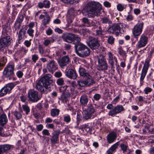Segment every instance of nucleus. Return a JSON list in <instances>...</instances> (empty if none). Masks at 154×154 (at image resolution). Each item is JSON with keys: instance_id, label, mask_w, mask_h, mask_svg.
<instances>
[{"instance_id": "obj_5", "label": "nucleus", "mask_w": 154, "mask_h": 154, "mask_svg": "<svg viewBox=\"0 0 154 154\" xmlns=\"http://www.w3.org/2000/svg\"><path fill=\"white\" fill-rule=\"evenodd\" d=\"M88 46L92 49H97L100 46L99 40L97 39L92 37H90L87 41Z\"/></svg>"}, {"instance_id": "obj_11", "label": "nucleus", "mask_w": 154, "mask_h": 154, "mask_svg": "<svg viewBox=\"0 0 154 154\" xmlns=\"http://www.w3.org/2000/svg\"><path fill=\"white\" fill-rule=\"evenodd\" d=\"M47 68L49 72L53 73L58 69V65L54 60H51L48 62Z\"/></svg>"}, {"instance_id": "obj_4", "label": "nucleus", "mask_w": 154, "mask_h": 154, "mask_svg": "<svg viewBox=\"0 0 154 154\" xmlns=\"http://www.w3.org/2000/svg\"><path fill=\"white\" fill-rule=\"evenodd\" d=\"M19 83V81L9 83L2 88L0 90V97L3 96L9 93L14 86Z\"/></svg>"}, {"instance_id": "obj_33", "label": "nucleus", "mask_w": 154, "mask_h": 154, "mask_svg": "<svg viewBox=\"0 0 154 154\" xmlns=\"http://www.w3.org/2000/svg\"><path fill=\"white\" fill-rule=\"evenodd\" d=\"M83 119L84 120H87L91 118V115L86 109H83L82 112Z\"/></svg>"}, {"instance_id": "obj_38", "label": "nucleus", "mask_w": 154, "mask_h": 154, "mask_svg": "<svg viewBox=\"0 0 154 154\" xmlns=\"http://www.w3.org/2000/svg\"><path fill=\"white\" fill-rule=\"evenodd\" d=\"M60 110L57 109H53L51 110V115L53 117L58 116Z\"/></svg>"}, {"instance_id": "obj_37", "label": "nucleus", "mask_w": 154, "mask_h": 154, "mask_svg": "<svg viewBox=\"0 0 154 154\" xmlns=\"http://www.w3.org/2000/svg\"><path fill=\"white\" fill-rule=\"evenodd\" d=\"M82 22L84 26L86 27L91 26V23H90L88 19L86 17H83L82 19Z\"/></svg>"}, {"instance_id": "obj_29", "label": "nucleus", "mask_w": 154, "mask_h": 154, "mask_svg": "<svg viewBox=\"0 0 154 154\" xmlns=\"http://www.w3.org/2000/svg\"><path fill=\"white\" fill-rule=\"evenodd\" d=\"M119 142H118L112 146L107 151V154H113L115 152L116 149L117 148Z\"/></svg>"}, {"instance_id": "obj_47", "label": "nucleus", "mask_w": 154, "mask_h": 154, "mask_svg": "<svg viewBox=\"0 0 154 154\" xmlns=\"http://www.w3.org/2000/svg\"><path fill=\"white\" fill-rule=\"evenodd\" d=\"M77 83L80 86L84 87L87 86L85 80H79L77 81Z\"/></svg>"}, {"instance_id": "obj_26", "label": "nucleus", "mask_w": 154, "mask_h": 154, "mask_svg": "<svg viewBox=\"0 0 154 154\" xmlns=\"http://www.w3.org/2000/svg\"><path fill=\"white\" fill-rule=\"evenodd\" d=\"M8 121V118L5 113L0 115V126H3L7 123Z\"/></svg>"}, {"instance_id": "obj_17", "label": "nucleus", "mask_w": 154, "mask_h": 154, "mask_svg": "<svg viewBox=\"0 0 154 154\" xmlns=\"http://www.w3.org/2000/svg\"><path fill=\"white\" fill-rule=\"evenodd\" d=\"M74 37V34L69 33H63L61 36L62 38L64 41L69 43L72 42Z\"/></svg>"}, {"instance_id": "obj_7", "label": "nucleus", "mask_w": 154, "mask_h": 154, "mask_svg": "<svg viewBox=\"0 0 154 154\" xmlns=\"http://www.w3.org/2000/svg\"><path fill=\"white\" fill-rule=\"evenodd\" d=\"M11 41L9 36L2 37L0 39V52L3 51L6 47L10 45Z\"/></svg>"}, {"instance_id": "obj_42", "label": "nucleus", "mask_w": 154, "mask_h": 154, "mask_svg": "<svg viewBox=\"0 0 154 154\" xmlns=\"http://www.w3.org/2000/svg\"><path fill=\"white\" fill-rule=\"evenodd\" d=\"M6 62V59L4 56H0V67L4 66Z\"/></svg>"}, {"instance_id": "obj_62", "label": "nucleus", "mask_w": 154, "mask_h": 154, "mask_svg": "<svg viewBox=\"0 0 154 154\" xmlns=\"http://www.w3.org/2000/svg\"><path fill=\"white\" fill-rule=\"evenodd\" d=\"M42 133L43 135L47 136H49L50 135L49 131L46 129H44L42 131Z\"/></svg>"}, {"instance_id": "obj_43", "label": "nucleus", "mask_w": 154, "mask_h": 154, "mask_svg": "<svg viewBox=\"0 0 154 154\" xmlns=\"http://www.w3.org/2000/svg\"><path fill=\"white\" fill-rule=\"evenodd\" d=\"M22 107L23 111L25 112L26 114H28L30 111L29 107L27 105H23Z\"/></svg>"}, {"instance_id": "obj_25", "label": "nucleus", "mask_w": 154, "mask_h": 154, "mask_svg": "<svg viewBox=\"0 0 154 154\" xmlns=\"http://www.w3.org/2000/svg\"><path fill=\"white\" fill-rule=\"evenodd\" d=\"M113 26H116L115 29L116 34L119 33H122L124 32V28L122 27V23L115 24L113 25Z\"/></svg>"}, {"instance_id": "obj_39", "label": "nucleus", "mask_w": 154, "mask_h": 154, "mask_svg": "<svg viewBox=\"0 0 154 154\" xmlns=\"http://www.w3.org/2000/svg\"><path fill=\"white\" fill-rule=\"evenodd\" d=\"M80 0H61L63 2L66 4H73L74 3H77Z\"/></svg>"}, {"instance_id": "obj_22", "label": "nucleus", "mask_w": 154, "mask_h": 154, "mask_svg": "<svg viewBox=\"0 0 154 154\" xmlns=\"http://www.w3.org/2000/svg\"><path fill=\"white\" fill-rule=\"evenodd\" d=\"M75 51L76 54H78L81 51L84 49L87 46L81 42L76 43L75 45Z\"/></svg>"}, {"instance_id": "obj_52", "label": "nucleus", "mask_w": 154, "mask_h": 154, "mask_svg": "<svg viewBox=\"0 0 154 154\" xmlns=\"http://www.w3.org/2000/svg\"><path fill=\"white\" fill-rule=\"evenodd\" d=\"M38 55L36 54L32 55V59L33 62L35 63L36 61L38 59Z\"/></svg>"}, {"instance_id": "obj_45", "label": "nucleus", "mask_w": 154, "mask_h": 154, "mask_svg": "<svg viewBox=\"0 0 154 154\" xmlns=\"http://www.w3.org/2000/svg\"><path fill=\"white\" fill-rule=\"evenodd\" d=\"M119 54L122 56H124L125 55V52L123 50L122 47H119L117 50Z\"/></svg>"}, {"instance_id": "obj_57", "label": "nucleus", "mask_w": 154, "mask_h": 154, "mask_svg": "<svg viewBox=\"0 0 154 154\" xmlns=\"http://www.w3.org/2000/svg\"><path fill=\"white\" fill-rule=\"evenodd\" d=\"M152 90V89L151 88L147 87L144 88V91L146 94H147L151 92Z\"/></svg>"}, {"instance_id": "obj_36", "label": "nucleus", "mask_w": 154, "mask_h": 154, "mask_svg": "<svg viewBox=\"0 0 154 154\" xmlns=\"http://www.w3.org/2000/svg\"><path fill=\"white\" fill-rule=\"evenodd\" d=\"M13 114L16 119L19 120L22 118V115L20 112L16 110L13 112Z\"/></svg>"}, {"instance_id": "obj_40", "label": "nucleus", "mask_w": 154, "mask_h": 154, "mask_svg": "<svg viewBox=\"0 0 154 154\" xmlns=\"http://www.w3.org/2000/svg\"><path fill=\"white\" fill-rule=\"evenodd\" d=\"M60 100L63 103L66 102L68 101V97L67 95L64 93H62Z\"/></svg>"}, {"instance_id": "obj_35", "label": "nucleus", "mask_w": 154, "mask_h": 154, "mask_svg": "<svg viewBox=\"0 0 154 154\" xmlns=\"http://www.w3.org/2000/svg\"><path fill=\"white\" fill-rule=\"evenodd\" d=\"M38 51L39 54L41 55H43L44 57L48 56V54H46L45 51H44V48L42 45H39L38 46Z\"/></svg>"}, {"instance_id": "obj_14", "label": "nucleus", "mask_w": 154, "mask_h": 154, "mask_svg": "<svg viewBox=\"0 0 154 154\" xmlns=\"http://www.w3.org/2000/svg\"><path fill=\"white\" fill-rule=\"evenodd\" d=\"M107 58L109 63L111 66L112 69L114 71V64L115 62H117V60L116 57L114 55L110 52H108L107 54Z\"/></svg>"}, {"instance_id": "obj_54", "label": "nucleus", "mask_w": 154, "mask_h": 154, "mask_svg": "<svg viewBox=\"0 0 154 154\" xmlns=\"http://www.w3.org/2000/svg\"><path fill=\"white\" fill-rule=\"evenodd\" d=\"M57 83L58 85H61L64 84V80L62 78H60L57 79Z\"/></svg>"}, {"instance_id": "obj_53", "label": "nucleus", "mask_w": 154, "mask_h": 154, "mask_svg": "<svg viewBox=\"0 0 154 154\" xmlns=\"http://www.w3.org/2000/svg\"><path fill=\"white\" fill-rule=\"evenodd\" d=\"M34 30L32 28H29L27 31V33L31 37L33 36V33Z\"/></svg>"}, {"instance_id": "obj_46", "label": "nucleus", "mask_w": 154, "mask_h": 154, "mask_svg": "<svg viewBox=\"0 0 154 154\" xmlns=\"http://www.w3.org/2000/svg\"><path fill=\"white\" fill-rule=\"evenodd\" d=\"M116 26H113V25L110 26L108 29V32L109 33L116 34L115 28Z\"/></svg>"}, {"instance_id": "obj_32", "label": "nucleus", "mask_w": 154, "mask_h": 154, "mask_svg": "<svg viewBox=\"0 0 154 154\" xmlns=\"http://www.w3.org/2000/svg\"><path fill=\"white\" fill-rule=\"evenodd\" d=\"M79 72L80 75L86 78L89 75L88 73L85 70V69L82 67H80L79 68Z\"/></svg>"}, {"instance_id": "obj_24", "label": "nucleus", "mask_w": 154, "mask_h": 154, "mask_svg": "<svg viewBox=\"0 0 154 154\" xmlns=\"http://www.w3.org/2000/svg\"><path fill=\"white\" fill-rule=\"evenodd\" d=\"M90 50L87 46L81 51L77 54L79 56L82 57H85L88 56L90 54Z\"/></svg>"}, {"instance_id": "obj_23", "label": "nucleus", "mask_w": 154, "mask_h": 154, "mask_svg": "<svg viewBox=\"0 0 154 154\" xmlns=\"http://www.w3.org/2000/svg\"><path fill=\"white\" fill-rule=\"evenodd\" d=\"M69 61V58L67 56H65L62 57L58 63L60 66H64L68 64Z\"/></svg>"}, {"instance_id": "obj_48", "label": "nucleus", "mask_w": 154, "mask_h": 154, "mask_svg": "<svg viewBox=\"0 0 154 154\" xmlns=\"http://www.w3.org/2000/svg\"><path fill=\"white\" fill-rule=\"evenodd\" d=\"M101 21L103 23H108L109 24H111L112 22L109 20V19L106 17H104L101 18Z\"/></svg>"}, {"instance_id": "obj_9", "label": "nucleus", "mask_w": 154, "mask_h": 154, "mask_svg": "<svg viewBox=\"0 0 154 154\" xmlns=\"http://www.w3.org/2000/svg\"><path fill=\"white\" fill-rule=\"evenodd\" d=\"M148 37L144 34H142L136 45V48L139 49L145 47L148 43Z\"/></svg>"}, {"instance_id": "obj_55", "label": "nucleus", "mask_w": 154, "mask_h": 154, "mask_svg": "<svg viewBox=\"0 0 154 154\" xmlns=\"http://www.w3.org/2000/svg\"><path fill=\"white\" fill-rule=\"evenodd\" d=\"M21 24L20 23L15 22L14 25L15 31L19 29L21 26Z\"/></svg>"}, {"instance_id": "obj_6", "label": "nucleus", "mask_w": 154, "mask_h": 154, "mask_svg": "<svg viewBox=\"0 0 154 154\" xmlns=\"http://www.w3.org/2000/svg\"><path fill=\"white\" fill-rule=\"evenodd\" d=\"M28 97L32 102H36L40 99L41 97L38 96V91L34 89H30L28 92Z\"/></svg>"}, {"instance_id": "obj_20", "label": "nucleus", "mask_w": 154, "mask_h": 154, "mask_svg": "<svg viewBox=\"0 0 154 154\" xmlns=\"http://www.w3.org/2000/svg\"><path fill=\"white\" fill-rule=\"evenodd\" d=\"M66 75L68 78L73 79H75L77 77L76 71L72 69H70L66 72Z\"/></svg>"}, {"instance_id": "obj_27", "label": "nucleus", "mask_w": 154, "mask_h": 154, "mask_svg": "<svg viewBox=\"0 0 154 154\" xmlns=\"http://www.w3.org/2000/svg\"><path fill=\"white\" fill-rule=\"evenodd\" d=\"M45 14V17L42 20V24L43 25L45 26L47 24H48L50 21V18L49 15L46 12H44Z\"/></svg>"}, {"instance_id": "obj_41", "label": "nucleus", "mask_w": 154, "mask_h": 154, "mask_svg": "<svg viewBox=\"0 0 154 154\" xmlns=\"http://www.w3.org/2000/svg\"><path fill=\"white\" fill-rule=\"evenodd\" d=\"M54 41V39H53L52 40L47 39L44 40L43 42V44L45 46H47L50 45L51 43H53Z\"/></svg>"}, {"instance_id": "obj_10", "label": "nucleus", "mask_w": 154, "mask_h": 154, "mask_svg": "<svg viewBox=\"0 0 154 154\" xmlns=\"http://www.w3.org/2000/svg\"><path fill=\"white\" fill-rule=\"evenodd\" d=\"M27 28V25H23L20 30L18 35V42L19 43L26 38V30Z\"/></svg>"}, {"instance_id": "obj_58", "label": "nucleus", "mask_w": 154, "mask_h": 154, "mask_svg": "<svg viewBox=\"0 0 154 154\" xmlns=\"http://www.w3.org/2000/svg\"><path fill=\"white\" fill-rule=\"evenodd\" d=\"M101 98V95L98 94H95L93 96L94 99L96 101L98 100Z\"/></svg>"}, {"instance_id": "obj_13", "label": "nucleus", "mask_w": 154, "mask_h": 154, "mask_svg": "<svg viewBox=\"0 0 154 154\" xmlns=\"http://www.w3.org/2000/svg\"><path fill=\"white\" fill-rule=\"evenodd\" d=\"M98 67L99 69L105 70L107 69L108 65L105 59L103 57H100L98 59Z\"/></svg>"}, {"instance_id": "obj_12", "label": "nucleus", "mask_w": 154, "mask_h": 154, "mask_svg": "<svg viewBox=\"0 0 154 154\" xmlns=\"http://www.w3.org/2000/svg\"><path fill=\"white\" fill-rule=\"evenodd\" d=\"M149 60L146 59L145 60V63L142 69L140 80L141 81H143L147 73L149 66Z\"/></svg>"}, {"instance_id": "obj_60", "label": "nucleus", "mask_w": 154, "mask_h": 154, "mask_svg": "<svg viewBox=\"0 0 154 154\" xmlns=\"http://www.w3.org/2000/svg\"><path fill=\"white\" fill-rule=\"evenodd\" d=\"M127 1L129 2H134L135 3H137L138 4H143V2L142 0L141 1H137V0H127Z\"/></svg>"}, {"instance_id": "obj_18", "label": "nucleus", "mask_w": 154, "mask_h": 154, "mask_svg": "<svg viewBox=\"0 0 154 154\" xmlns=\"http://www.w3.org/2000/svg\"><path fill=\"white\" fill-rule=\"evenodd\" d=\"M27 51L28 50H26L23 47H20L15 53V56L16 57H17V59L15 58V60H17L19 59H20L27 52Z\"/></svg>"}, {"instance_id": "obj_50", "label": "nucleus", "mask_w": 154, "mask_h": 154, "mask_svg": "<svg viewBox=\"0 0 154 154\" xmlns=\"http://www.w3.org/2000/svg\"><path fill=\"white\" fill-rule=\"evenodd\" d=\"M114 38L112 36H109L107 39L108 42L110 44H112L114 43Z\"/></svg>"}, {"instance_id": "obj_31", "label": "nucleus", "mask_w": 154, "mask_h": 154, "mask_svg": "<svg viewBox=\"0 0 154 154\" xmlns=\"http://www.w3.org/2000/svg\"><path fill=\"white\" fill-rule=\"evenodd\" d=\"M88 101V99L87 95H84L81 96L80 99V102L81 104L85 106L87 104Z\"/></svg>"}, {"instance_id": "obj_56", "label": "nucleus", "mask_w": 154, "mask_h": 154, "mask_svg": "<svg viewBox=\"0 0 154 154\" xmlns=\"http://www.w3.org/2000/svg\"><path fill=\"white\" fill-rule=\"evenodd\" d=\"M53 33V31L50 27H49L46 31V33L48 35H50L52 34Z\"/></svg>"}, {"instance_id": "obj_3", "label": "nucleus", "mask_w": 154, "mask_h": 154, "mask_svg": "<svg viewBox=\"0 0 154 154\" xmlns=\"http://www.w3.org/2000/svg\"><path fill=\"white\" fill-rule=\"evenodd\" d=\"M14 66L12 65H8L4 69L3 72V75L10 80H16L17 78L14 76Z\"/></svg>"}, {"instance_id": "obj_63", "label": "nucleus", "mask_w": 154, "mask_h": 154, "mask_svg": "<svg viewBox=\"0 0 154 154\" xmlns=\"http://www.w3.org/2000/svg\"><path fill=\"white\" fill-rule=\"evenodd\" d=\"M23 72L21 71H19L16 73V75L19 78H21L23 75Z\"/></svg>"}, {"instance_id": "obj_28", "label": "nucleus", "mask_w": 154, "mask_h": 154, "mask_svg": "<svg viewBox=\"0 0 154 154\" xmlns=\"http://www.w3.org/2000/svg\"><path fill=\"white\" fill-rule=\"evenodd\" d=\"M103 31L101 26H99L98 29H97L95 31L93 32L92 34L94 35L97 36L101 37L103 36Z\"/></svg>"}, {"instance_id": "obj_2", "label": "nucleus", "mask_w": 154, "mask_h": 154, "mask_svg": "<svg viewBox=\"0 0 154 154\" xmlns=\"http://www.w3.org/2000/svg\"><path fill=\"white\" fill-rule=\"evenodd\" d=\"M51 77V75L48 74L41 78L36 83V89L42 94L47 93V90L50 91L51 89L52 85L50 82Z\"/></svg>"}, {"instance_id": "obj_19", "label": "nucleus", "mask_w": 154, "mask_h": 154, "mask_svg": "<svg viewBox=\"0 0 154 154\" xmlns=\"http://www.w3.org/2000/svg\"><path fill=\"white\" fill-rule=\"evenodd\" d=\"M0 147L1 149L2 154L6 153L14 147L13 145L5 144L0 145Z\"/></svg>"}, {"instance_id": "obj_30", "label": "nucleus", "mask_w": 154, "mask_h": 154, "mask_svg": "<svg viewBox=\"0 0 154 154\" xmlns=\"http://www.w3.org/2000/svg\"><path fill=\"white\" fill-rule=\"evenodd\" d=\"M86 78L87 79L85 81L87 86H90L95 83V82L94 79L90 75Z\"/></svg>"}, {"instance_id": "obj_51", "label": "nucleus", "mask_w": 154, "mask_h": 154, "mask_svg": "<svg viewBox=\"0 0 154 154\" xmlns=\"http://www.w3.org/2000/svg\"><path fill=\"white\" fill-rule=\"evenodd\" d=\"M43 2L44 7L46 8H49L50 3L49 1L46 0H44Z\"/></svg>"}, {"instance_id": "obj_15", "label": "nucleus", "mask_w": 154, "mask_h": 154, "mask_svg": "<svg viewBox=\"0 0 154 154\" xmlns=\"http://www.w3.org/2000/svg\"><path fill=\"white\" fill-rule=\"evenodd\" d=\"M124 110V108L122 105H118L110 110L108 113L109 116H114L116 114L120 113Z\"/></svg>"}, {"instance_id": "obj_49", "label": "nucleus", "mask_w": 154, "mask_h": 154, "mask_svg": "<svg viewBox=\"0 0 154 154\" xmlns=\"http://www.w3.org/2000/svg\"><path fill=\"white\" fill-rule=\"evenodd\" d=\"M87 111L91 115L95 112V110L92 106H91L88 107Z\"/></svg>"}, {"instance_id": "obj_61", "label": "nucleus", "mask_w": 154, "mask_h": 154, "mask_svg": "<svg viewBox=\"0 0 154 154\" xmlns=\"http://www.w3.org/2000/svg\"><path fill=\"white\" fill-rule=\"evenodd\" d=\"M117 8L118 10L119 11H122L124 9V7L121 4H118L117 6Z\"/></svg>"}, {"instance_id": "obj_34", "label": "nucleus", "mask_w": 154, "mask_h": 154, "mask_svg": "<svg viewBox=\"0 0 154 154\" xmlns=\"http://www.w3.org/2000/svg\"><path fill=\"white\" fill-rule=\"evenodd\" d=\"M82 128V130L87 132L91 131L92 129V127L89 124H87L83 125Z\"/></svg>"}, {"instance_id": "obj_64", "label": "nucleus", "mask_w": 154, "mask_h": 154, "mask_svg": "<svg viewBox=\"0 0 154 154\" xmlns=\"http://www.w3.org/2000/svg\"><path fill=\"white\" fill-rule=\"evenodd\" d=\"M133 19V17L132 15L129 14L127 16L126 20L127 21H130Z\"/></svg>"}, {"instance_id": "obj_44", "label": "nucleus", "mask_w": 154, "mask_h": 154, "mask_svg": "<svg viewBox=\"0 0 154 154\" xmlns=\"http://www.w3.org/2000/svg\"><path fill=\"white\" fill-rule=\"evenodd\" d=\"M63 118V121L66 123H69L71 121V119L70 116L68 115L64 116Z\"/></svg>"}, {"instance_id": "obj_8", "label": "nucleus", "mask_w": 154, "mask_h": 154, "mask_svg": "<svg viewBox=\"0 0 154 154\" xmlns=\"http://www.w3.org/2000/svg\"><path fill=\"white\" fill-rule=\"evenodd\" d=\"M143 25L144 23L142 22L138 23L134 26L133 33L136 38H137V37L142 33Z\"/></svg>"}, {"instance_id": "obj_1", "label": "nucleus", "mask_w": 154, "mask_h": 154, "mask_svg": "<svg viewBox=\"0 0 154 154\" xmlns=\"http://www.w3.org/2000/svg\"><path fill=\"white\" fill-rule=\"evenodd\" d=\"M101 8V5L99 3L90 2L83 8L82 12L89 18H93L98 14Z\"/></svg>"}, {"instance_id": "obj_59", "label": "nucleus", "mask_w": 154, "mask_h": 154, "mask_svg": "<svg viewBox=\"0 0 154 154\" xmlns=\"http://www.w3.org/2000/svg\"><path fill=\"white\" fill-rule=\"evenodd\" d=\"M11 135L10 134L9 132H5L0 133V136L3 137H7L8 136H11Z\"/></svg>"}, {"instance_id": "obj_16", "label": "nucleus", "mask_w": 154, "mask_h": 154, "mask_svg": "<svg viewBox=\"0 0 154 154\" xmlns=\"http://www.w3.org/2000/svg\"><path fill=\"white\" fill-rule=\"evenodd\" d=\"M60 134V131L59 130L54 131L52 133V136L50 139L52 145H54L59 143V136Z\"/></svg>"}, {"instance_id": "obj_21", "label": "nucleus", "mask_w": 154, "mask_h": 154, "mask_svg": "<svg viewBox=\"0 0 154 154\" xmlns=\"http://www.w3.org/2000/svg\"><path fill=\"white\" fill-rule=\"evenodd\" d=\"M117 137L116 133L114 132H112L109 133L107 136V140L109 143L113 142L116 140Z\"/></svg>"}]
</instances>
